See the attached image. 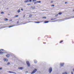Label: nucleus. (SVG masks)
I'll return each mask as SVG.
<instances>
[{"label":"nucleus","instance_id":"19","mask_svg":"<svg viewBox=\"0 0 74 74\" xmlns=\"http://www.w3.org/2000/svg\"><path fill=\"white\" fill-rule=\"evenodd\" d=\"M29 17H32V14H30L29 16Z\"/></svg>","mask_w":74,"mask_h":74},{"label":"nucleus","instance_id":"43","mask_svg":"<svg viewBox=\"0 0 74 74\" xmlns=\"http://www.w3.org/2000/svg\"><path fill=\"white\" fill-rule=\"evenodd\" d=\"M12 21V20H10V21Z\"/></svg>","mask_w":74,"mask_h":74},{"label":"nucleus","instance_id":"31","mask_svg":"<svg viewBox=\"0 0 74 74\" xmlns=\"http://www.w3.org/2000/svg\"><path fill=\"white\" fill-rule=\"evenodd\" d=\"M63 42V40H62L61 41H60V43H62Z\"/></svg>","mask_w":74,"mask_h":74},{"label":"nucleus","instance_id":"6","mask_svg":"<svg viewBox=\"0 0 74 74\" xmlns=\"http://www.w3.org/2000/svg\"><path fill=\"white\" fill-rule=\"evenodd\" d=\"M3 60H4L5 62V61L6 62H8V59H6L5 58H4L3 59Z\"/></svg>","mask_w":74,"mask_h":74},{"label":"nucleus","instance_id":"28","mask_svg":"<svg viewBox=\"0 0 74 74\" xmlns=\"http://www.w3.org/2000/svg\"><path fill=\"white\" fill-rule=\"evenodd\" d=\"M36 23H40V22H36Z\"/></svg>","mask_w":74,"mask_h":74},{"label":"nucleus","instance_id":"46","mask_svg":"<svg viewBox=\"0 0 74 74\" xmlns=\"http://www.w3.org/2000/svg\"><path fill=\"white\" fill-rule=\"evenodd\" d=\"M40 22H42V21H40Z\"/></svg>","mask_w":74,"mask_h":74},{"label":"nucleus","instance_id":"32","mask_svg":"<svg viewBox=\"0 0 74 74\" xmlns=\"http://www.w3.org/2000/svg\"><path fill=\"white\" fill-rule=\"evenodd\" d=\"M55 16H58V14L56 15Z\"/></svg>","mask_w":74,"mask_h":74},{"label":"nucleus","instance_id":"25","mask_svg":"<svg viewBox=\"0 0 74 74\" xmlns=\"http://www.w3.org/2000/svg\"><path fill=\"white\" fill-rule=\"evenodd\" d=\"M31 4H30V3H28V4H27V5H31Z\"/></svg>","mask_w":74,"mask_h":74},{"label":"nucleus","instance_id":"30","mask_svg":"<svg viewBox=\"0 0 74 74\" xmlns=\"http://www.w3.org/2000/svg\"><path fill=\"white\" fill-rule=\"evenodd\" d=\"M53 3V1H51V2H50V3Z\"/></svg>","mask_w":74,"mask_h":74},{"label":"nucleus","instance_id":"23","mask_svg":"<svg viewBox=\"0 0 74 74\" xmlns=\"http://www.w3.org/2000/svg\"><path fill=\"white\" fill-rule=\"evenodd\" d=\"M4 13L3 12H1V14H4Z\"/></svg>","mask_w":74,"mask_h":74},{"label":"nucleus","instance_id":"36","mask_svg":"<svg viewBox=\"0 0 74 74\" xmlns=\"http://www.w3.org/2000/svg\"><path fill=\"white\" fill-rule=\"evenodd\" d=\"M67 2H66L65 3V4H67Z\"/></svg>","mask_w":74,"mask_h":74},{"label":"nucleus","instance_id":"21","mask_svg":"<svg viewBox=\"0 0 74 74\" xmlns=\"http://www.w3.org/2000/svg\"><path fill=\"white\" fill-rule=\"evenodd\" d=\"M18 16H19V15H16L15 16V17H18Z\"/></svg>","mask_w":74,"mask_h":74},{"label":"nucleus","instance_id":"9","mask_svg":"<svg viewBox=\"0 0 74 74\" xmlns=\"http://www.w3.org/2000/svg\"><path fill=\"white\" fill-rule=\"evenodd\" d=\"M10 56L9 54H8L6 55V56L7 58H9V57H10Z\"/></svg>","mask_w":74,"mask_h":74},{"label":"nucleus","instance_id":"33","mask_svg":"<svg viewBox=\"0 0 74 74\" xmlns=\"http://www.w3.org/2000/svg\"><path fill=\"white\" fill-rule=\"evenodd\" d=\"M10 64V63L9 62L7 63V64Z\"/></svg>","mask_w":74,"mask_h":74},{"label":"nucleus","instance_id":"22","mask_svg":"<svg viewBox=\"0 0 74 74\" xmlns=\"http://www.w3.org/2000/svg\"><path fill=\"white\" fill-rule=\"evenodd\" d=\"M62 74H67V73L66 72H65L64 73H63Z\"/></svg>","mask_w":74,"mask_h":74},{"label":"nucleus","instance_id":"47","mask_svg":"<svg viewBox=\"0 0 74 74\" xmlns=\"http://www.w3.org/2000/svg\"><path fill=\"white\" fill-rule=\"evenodd\" d=\"M0 51H1V50H0Z\"/></svg>","mask_w":74,"mask_h":74},{"label":"nucleus","instance_id":"34","mask_svg":"<svg viewBox=\"0 0 74 74\" xmlns=\"http://www.w3.org/2000/svg\"><path fill=\"white\" fill-rule=\"evenodd\" d=\"M35 7H34L32 8V9H35Z\"/></svg>","mask_w":74,"mask_h":74},{"label":"nucleus","instance_id":"27","mask_svg":"<svg viewBox=\"0 0 74 74\" xmlns=\"http://www.w3.org/2000/svg\"><path fill=\"white\" fill-rule=\"evenodd\" d=\"M42 18H45V19H46V18L45 17H42Z\"/></svg>","mask_w":74,"mask_h":74},{"label":"nucleus","instance_id":"8","mask_svg":"<svg viewBox=\"0 0 74 74\" xmlns=\"http://www.w3.org/2000/svg\"><path fill=\"white\" fill-rule=\"evenodd\" d=\"M18 69H20V70H23V68L22 67H19L18 68Z\"/></svg>","mask_w":74,"mask_h":74},{"label":"nucleus","instance_id":"18","mask_svg":"<svg viewBox=\"0 0 74 74\" xmlns=\"http://www.w3.org/2000/svg\"><path fill=\"white\" fill-rule=\"evenodd\" d=\"M29 22H30V21H29V22H28L27 23H24L23 24H26V23H29Z\"/></svg>","mask_w":74,"mask_h":74},{"label":"nucleus","instance_id":"24","mask_svg":"<svg viewBox=\"0 0 74 74\" xmlns=\"http://www.w3.org/2000/svg\"><path fill=\"white\" fill-rule=\"evenodd\" d=\"M36 0H33L32 1H33V2H34V1H36Z\"/></svg>","mask_w":74,"mask_h":74},{"label":"nucleus","instance_id":"39","mask_svg":"<svg viewBox=\"0 0 74 74\" xmlns=\"http://www.w3.org/2000/svg\"><path fill=\"white\" fill-rule=\"evenodd\" d=\"M17 24H18V23H19V21H18L17 22Z\"/></svg>","mask_w":74,"mask_h":74},{"label":"nucleus","instance_id":"13","mask_svg":"<svg viewBox=\"0 0 74 74\" xmlns=\"http://www.w3.org/2000/svg\"><path fill=\"white\" fill-rule=\"evenodd\" d=\"M21 12V11H20V9H19L17 11V12L18 13H19Z\"/></svg>","mask_w":74,"mask_h":74},{"label":"nucleus","instance_id":"10","mask_svg":"<svg viewBox=\"0 0 74 74\" xmlns=\"http://www.w3.org/2000/svg\"><path fill=\"white\" fill-rule=\"evenodd\" d=\"M29 1V0H26L24 1V3H27Z\"/></svg>","mask_w":74,"mask_h":74},{"label":"nucleus","instance_id":"11","mask_svg":"<svg viewBox=\"0 0 74 74\" xmlns=\"http://www.w3.org/2000/svg\"><path fill=\"white\" fill-rule=\"evenodd\" d=\"M4 20L5 21H8V19L7 18H6L4 19Z\"/></svg>","mask_w":74,"mask_h":74},{"label":"nucleus","instance_id":"4","mask_svg":"<svg viewBox=\"0 0 74 74\" xmlns=\"http://www.w3.org/2000/svg\"><path fill=\"white\" fill-rule=\"evenodd\" d=\"M8 73H12V74H16V73H15V72L11 71H9Z\"/></svg>","mask_w":74,"mask_h":74},{"label":"nucleus","instance_id":"12","mask_svg":"<svg viewBox=\"0 0 74 74\" xmlns=\"http://www.w3.org/2000/svg\"><path fill=\"white\" fill-rule=\"evenodd\" d=\"M34 62L35 63H37V61L36 60H34Z\"/></svg>","mask_w":74,"mask_h":74},{"label":"nucleus","instance_id":"15","mask_svg":"<svg viewBox=\"0 0 74 74\" xmlns=\"http://www.w3.org/2000/svg\"><path fill=\"white\" fill-rule=\"evenodd\" d=\"M2 53H4V52L1 51L0 52V54H2Z\"/></svg>","mask_w":74,"mask_h":74},{"label":"nucleus","instance_id":"5","mask_svg":"<svg viewBox=\"0 0 74 74\" xmlns=\"http://www.w3.org/2000/svg\"><path fill=\"white\" fill-rule=\"evenodd\" d=\"M60 65L61 66H63L64 65V63H60Z\"/></svg>","mask_w":74,"mask_h":74},{"label":"nucleus","instance_id":"17","mask_svg":"<svg viewBox=\"0 0 74 74\" xmlns=\"http://www.w3.org/2000/svg\"><path fill=\"white\" fill-rule=\"evenodd\" d=\"M62 14V12H59L58 13L59 15H61V14Z\"/></svg>","mask_w":74,"mask_h":74},{"label":"nucleus","instance_id":"14","mask_svg":"<svg viewBox=\"0 0 74 74\" xmlns=\"http://www.w3.org/2000/svg\"><path fill=\"white\" fill-rule=\"evenodd\" d=\"M49 22V21H45V23H48Z\"/></svg>","mask_w":74,"mask_h":74},{"label":"nucleus","instance_id":"44","mask_svg":"<svg viewBox=\"0 0 74 74\" xmlns=\"http://www.w3.org/2000/svg\"><path fill=\"white\" fill-rule=\"evenodd\" d=\"M31 8H33V6H31Z\"/></svg>","mask_w":74,"mask_h":74},{"label":"nucleus","instance_id":"45","mask_svg":"<svg viewBox=\"0 0 74 74\" xmlns=\"http://www.w3.org/2000/svg\"><path fill=\"white\" fill-rule=\"evenodd\" d=\"M7 10H8V8H7Z\"/></svg>","mask_w":74,"mask_h":74},{"label":"nucleus","instance_id":"35","mask_svg":"<svg viewBox=\"0 0 74 74\" xmlns=\"http://www.w3.org/2000/svg\"><path fill=\"white\" fill-rule=\"evenodd\" d=\"M32 1V0H29V1H30V2H31V1Z\"/></svg>","mask_w":74,"mask_h":74},{"label":"nucleus","instance_id":"7","mask_svg":"<svg viewBox=\"0 0 74 74\" xmlns=\"http://www.w3.org/2000/svg\"><path fill=\"white\" fill-rule=\"evenodd\" d=\"M17 26V25H13L9 26V27H14V26Z\"/></svg>","mask_w":74,"mask_h":74},{"label":"nucleus","instance_id":"41","mask_svg":"<svg viewBox=\"0 0 74 74\" xmlns=\"http://www.w3.org/2000/svg\"><path fill=\"white\" fill-rule=\"evenodd\" d=\"M72 74H73V72H71Z\"/></svg>","mask_w":74,"mask_h":74},{"label":"nucleus","instance_id":"37","mask_svg":"<svg viewBox=\"0 0 74 74\" xmlns=\"http://www.w3.org/2000/svg\"><path fill=\"white\" fill-rule=\"evenodd\" d=\"M21 10L22 11H23V9H22V8H21Z\"/></svg>","mask_w":74,"mask_h":74},{"label":"nucleus","instance_id":"42","mask_svg":"<svg viewBox=\"0 0 74 74\" xmlns=\"http://www.w3.org/2000/svg\"><path fill=\"white\" fill-rule=\"evenodd\" d=\"M1 51H4L3 49H1Z\"/></svg>","mask_w":74,"mask_h":74},{"label":"nucleus","instance_id":"20","mask_svg":"<svg viewBox=\"0 0 74 74\" xmlns=\"http://www.w3.org/2000/svg\"><path fill=\"white\" fill-rule=\"evenodd\" d=\"M38 2L36 1L34 3V4H37V3H38Z\"/></svg>","mask_w":74,"mask_h":74},{"label":"nucleus","instance_id":"3","mask_svg":"<svg viewBox=\"0 0 74 74\" xmlns=\"http://www.w3.org/2000/svg\"><path fill=\"white\" fill-rule=\"evenodd\" d=\"M37 71V69H35L34 71H33V72L31 73V74H34V73H35Z\"/></svg>","mask_w":74,"mask_h":74},{"label":"nucleus","instance_id":"29","mask_svg":"<svg viewBox=\"0 0 74 74\" xmlns=\"http://www.w3.org/2000/svg\"><path fill=\"white\" fill-rule=\"evenodd\" d=\"M54 6H55V5H51V7H54Z\"/></svg>","mask_w":74,"mask_h":74},{"label":"nucleus","instance_id":"38","mask_svg":"<svg viewBox=\"0 0 74 74\" xmlns=\"http://www.w3.org/2000/svg\"><path fill=\"white\" fill-rule=\"evenodd\" d=\"M2 67H1L0 68V70H2Z\"/></svg>","mask_w":74,"mask_h":74},{"label":"nucleus","instance_id":"1","mask_svg":"<svg viewBox=\"0 0 74 74\" xmlns=\"http://www.w3.org/2000/svg\"><path fill=\"white\" fill-rule=\"evenodd\" d=\"M26 63L27 66H28V67H30V64L29 63V62L28 61H26Z\"/></svg>","mask_w":74,"mask_h":74},{"label":"nucleus","instance_id":"26","mask_svg":"<svg viewBox=\"0 0 74 74\" xmlns=\"http://www.w3.org/2000/svg\"><path fill=\"white\" fill-rule=\"evenodd\" d=\"M57 19V18H54V19H51V20H55V19Z\"/></svg>","mask_w":74,"mask_h":74},{"label":"nucleus","instance_id":"48","mask_svg":"<svg viewBox=\"0 0 74 74\" xmlns=\"http://www.w3.org/2000/svg\"><path fill=\"white\" fill-rule=\"evenodd\" d=\"M73 18H74V17H73Z\"/></svg>","mask_w":74,"mask_h":74},{"label":"nucleus","instance_id":"40","mask_svg":"<svg viewBox=\"0 0 74 74\" xmlns=\"http://www.w3.org/2000/svg\"><path fill=\"white\" fill-rule=\"evenodd\" d=\"M43 43L44 44H46V42H43Z\"/></svg>","mask_w":74,"mask_h":74},{"label":"nucleus","instance_id":"16","mask_svg":"<svg viewBox=\"0 0 74 74\" xmlns=\"http://www.w3.org/2000/svg\"><path fill=\"white\" fill-rule=\"evenodd\" d=\"M37 2L38 3H41V1H38Z\"/></svg>","mask_w":74,"mask_h":74},{"label":"nucleus","instance_id":"2","mask_svg":"<svg viewBox=\"0 0 74 74\" xmlns=\"http://www.w3.org/2000/svg\"><path fill=\"white\" fill-rule=\"evenodd\" d=\"M52 68L50 67L49 68V73H51V72H52Z\"/></svg>","mask_w":74,"mask_h":74}]
</instances>
